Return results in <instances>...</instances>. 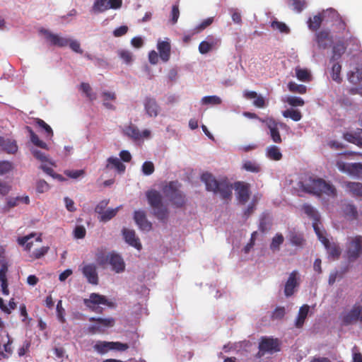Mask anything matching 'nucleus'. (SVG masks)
<instances>
[{
  "label": "nucleus",
  "mask_w": 362,
  "mask_h": 362,
  "mask_svg": "<svg viewBox=\"0 0 362 362\" xmlns=\"http://www.w3.org/2000/svg\"><path fill=\"white\" fill-rule=\"evenodd\" d=\"M154 170V165L151 161H145L142 165V172L146 175H151Z\"/></svg>",
  "instance_id": "nucleus-58"
},
{
  "label": "nucleus",
  "mask_w": 362,
  "mask_h": 362,
  "mask_svg": "<svg viewBox=\"0 0 362 362\" xmlns=\"http://www.w3.org/2000/svg\"><path fill=\"white\" fill-rule=\"evenodd\" d=\"M291 243L296 246H301L304 242V239L300 234L296 232H291L289 235Z\"/></svg>",
  "instance_id": "nucleus-52"
},
{
  "label": "nucleus",
  "mask_w": 362,
  "mask_h": 362,
  "mask_svg": "<svg viewBox=\"0 0 362 362\" xmlns=\"http://www.w3.org/2000/svg\"><path fill=\"white\" fill-rule=\"evenodd\" d=\"M83 303L86 307L95 313H102V309H99L96 305L103 304L109 307L113 306L112 302H109L105 296L98 293H93L90 295L89 298H85Z\"/></svg>",
  "instance_id": "nucleus-10"
},
{
  "label": "nucleus",
  "mask_w": 362,
  "mask_h": 362,
  "mask_svg": "<svg viewBox=\"0 0 362 362\" xmlns=\"http://www.w3.org/2000/svg\"><path fill=\"white\" fill-rule=\"evenodd\" d=\"M49 188V185L45 180H40L37 182L36 190L39 193H43L47 192Z\"/></svg>",
  "instance_id": "nucleus-62"
},
{
  "label": "nucleus",
  "mask_w": 362,
  "mask_h": 362,
  "mask_svg": "<svg viewBox=\"0 0 362 362\" xmlns=\"http://www.w3.org/2000/svg\"><path fill=\"white\" fill-rule=\"evenodd\" d=\"M298 273L297 271H293L287 279L284 286V294L286 297L291 296L295 291V288L299 285Z\"/></svg>",
  "instance_id": "nucleus-20"
},
{
  "label": "nucleus",
  "mask_w": 362,
  "mask_h": 362,
  "mask_svg": "<svg viewBox=\"0 0 362 362\" xmlns=\"http://www.w3.org/2000/svg\"><path fill=\"white\" fill-rule=\"evenodd\" d=\"M336 166L339 171L344 173H346L350 176L354 177H360L361 176V163H347L342 160L341 158H338L336 160Z\"/></svg>",
  "instance_id": "nucleus-9"
},
{
  "label": "nucleus",
  "mask_w": 362,
  "mask_h": 362,
  "mask_svg": "<svg viewBox=\"0 0 362 362\" xmlns=\"http://www.w3.org/2000/svg\"><path fill=\"white\" fill-rule=\"evenodd\" d=\"M243 168L246 171L251 173H259L261 170V168L259 165L250 160H246L243 163Z\"/></svg>",
  "instance_id": "nucleus-51"
},
{
  "label": "nucleus",
  "mask_w": 362,
  "mask_h": 362,
  "mask_svg": "<svg viewBox=\"0 0 362 362\" xmlns=\"http://www.w3.org/2000/svg\"><path fill=\"white\" fill-rule=\"evenodd\" d=\"M296 76L299 81L307 82L311 80V75L308 69L296 68Z\"/></svg>",
  "instance_id": "nucleus-43"
},
{
  "label": "nucleus",
  "mask_w": 362,
  "mask_h": 362,
  "mask_svg": "<svg viewBox=\"0 0 362 362\" xmlns=\"http://www.w3.org/2000/svg\"><path fill=\"white\" fill-rule=\"evenodd\" d=\"M348 79L353 84H357L362 81V70L356 68V71L348 74Z\"/></svg>",
  "instance_id": "nucleus-48"
},
{
  "label": "nucleus",
  "mask_w": 362,
  "mask_h": 362,
  "mask_svg": "<svg viewBox=\"0 0 362 362\" xmlns=\"http://www.w3.org/2000/svg\"><path fill=\"white\" fill-rule=\"evenodd\" d=\"M234 188L238 201L245 204L250 199V185L244 182H236Z\"/></svg>",
  "instance_id": "nucleus-14"
},
{
  "label": "nucleus",
  "mask_w": 362,
  "mask_h": 362,
  "mask_svg": "<svg viewBox=\"0 0 362 362\" xmlns=\"http://www.w3.org/2000/svg\"><path fill=\"white\" fill-rule=\"evenodd\" d=\"M282 115L286 118H291L295 122H298L302 118L301 112L298 110L288 109L282 112Z\"/></svg>",
  "instance_id": "nucleus-40"
},
{
  "label": "nucleus",
  "mask_w": 362,
  "mask_h": 362,
  "mask_svg": "<svg viewBox=\"0 0 362 362\" xmlns=\"http://www.w3.org/2000/svg\"><path fill=\"white\" fill-rule=\"evenodd\" d=\"M265 122L267 128L269 129V134L272 140L276 144L282 142V139L278 128V122L273 118H268L265 120H262Z\"/></svg>",
  "instance_id": "nucleus-19"
},
{
  "label": "nucleus",
  "mask_w": 362,
  "mask_h": 362,
  "mask_svg": "<svg viewBox=\"0 0 362 362\" xmlns=\"http://www.w3.org/2000/svg\"><path fill=\"white\" fill-rule=\"evenodd\" d=\"M284 102L291 107H301L305 104L304 100L301 98L296 96H288L284 100Z\"/></svg>",
  "instance_id": "nucleus-50"
},
{
  "label": "nucleus",
  "mask_w": 362,
  "mask_h": 362,
  "mask_svg": "<svg viewBox=\"0 0 362 362\" xmlns=\"http://www.w3.org/2000/svg\"><path fill=\"white\" fill-rule=\"evenodd\" d=\"M333 64L331 69L330 76L333 81L337 83H341L342 78L341 77V65L339 62H332Z\"/></svg>",
  "instance_id": "nucleus-33"
},
{
  "label": "nucleus",
  "mask_w": 362,
  "mask_h": 362,
  "mask_svg": "<svg viewBox=\"0 0 362 362\" xmlns=\"http://www.w3.org/2000/svg\"><path fill=\"white\" fill-rule=\"evenodd\" d=\"M35 123L39 127H40V128H42V129L45 130V134H46V136L47 138L51 139V138L53 137L54 133H53V131H52V128L44 120H42V119H41L40 118H36L35 119Z\"/></svg>",
  "instance_id": "nucleus-44"
},
{
  "label": "nucleus",
  "mask_w": 362,
  "mask_h": 362,
  "mask_svg": "<svg viewBox=\"0 0 362 362\" xmlns=\"http://www.w3.org/2000/svg\"><path fill=\"white\" fill-rule=\"evenodd\" d=\"M80 89L84 93L87 98L90 100H93L95 99V95L92 93V88L89 83H81L80 86Z\"/></svg>",
  "instance_id": "nucleus-53"
},
{
  "label": "nucleus",
  "mask_w": 362,
  "mask_h": 362,
  "mask_svg": "<svg viewBox=\"0 0 362 362\" xmlns=\"http://www.w3.org/2000/svg\"><path fill=\"white\" fill-rule=\"evenodd\" d=\"M122 5V0H95L92 10L95 13H102L110 8H119Z\"/></svg>",
  "instance_id": "nucleus-11"
},
{
  "label": "nucleus",
  "mask_w": 362,
  "mask_h": 362,
  "mask_svg": "<svg viewBox=\"0 0 362 362\" xmlns=\"http://www.w3.org/2000/svg\"><path fill=\"white\" fill-rule=\"evenodd\" d=\"M56 310H57V318H58L59 321L62 323H64L66 322L65 310L62 307V300H59L57 302Z\"/></svg>",
  "instance_id": "nucleus-56"
},
{
  "label": "nucleus",
  "mask_w": 362,
  "mask_h": 362,
  "mask_svg": "<svg viewBox=\"0 0 362 362\" xmlns=\"http://www.w3.org/2000/svg\"><path fill=\"white\" fill-rule=\"evenodd\" d=\"M180 185L177 181H172L163 187L165 197L177 208L182 207L186 202L185 194L180 190Z\"/></svg>",
  "instance_id": "nucleus-4"
},
{
  "label": "nucleus",
  "mask_w": 362,
  "mask_h": 362,
  "mask_svg": "<svg viewBox=\"0 0 362 362\" xmlns=\"http://www.w3.org/2000/svg\"><path fill=\"white\" fill-rule=\"evenodd\" d=\"M201 180L205 184L206 189L219 194L224 200H230L232 197V185L226 178L217 180L210 173H204L201 176Z\"/></svg>",
  "instance_id": "nucleus-1"
},
{
  "label": "nucleus",
  "mask_w": 362,
  "mask_h": 362,
  "mask_svg": "<svg viewBox=\"0 0 362 362\" xmlns=\"http://www.w3.org/2000/svg\"><path fill=\"white\" fill-rule=\"evenodd\" d=\"M98 264L103 267L107 263L112 266V269L116 273H120L124 271L125 264L122 257L118 254L110 253L106 256H103L97 259Z\"/></svg>",
  "instance_id": "nucleus-7"
},
{
  "label": "nucleus",
  "mask_w": 362,
  "mask_h": 362,
  "mask_svg": "<svg viewBox=\"0 0 362 362\" xmlns=\"http://www.w3.org/2000/svg\"><path fill=\"white\" fill-rule=\"evenodd\" d=\"M324 20L335 22L339 17L338 12L334 8H327L322 13Z\"/></svg>",
  "instance_id": "nucleus-45"
},
{
  "label": "nucleus",
  "mask_w": 362,
  "mask_h": 362,
  "mask_svg": "<svg viewBox=\"0 0 362 362\" xmlns=\"http://www.w3.org/2000/svg\"><path fill=\"white\" fill-rule=\"evenodd\" d=\"M315 41L319 49H325L332 44V38L328 31L321 30L315 34Z\"/></svg>",
  "instance_id": "nucleus-23"
},
{
  "label": "nucleus",
  "mask_w": 362,
  "mask_h": 362,
  "mask_svg": "<svg viewBox=\"0 0 362 362\" xmlns=\"http://www.w3.org/2000/svg\"><path fill=\"white\" fill-rule=\"evenodd\" d=\"M146 198L148 204L153 209L154 216L160 221H165L168 217V209L163 204L160 193L155 189L146 192Z\"/></svg>",
  "instance_id": "nucleus-3"
},
{
  "label": "nucleus",
  "mask_w": 362,
  "mask_h": 362,
  "mask_svg": "<svg viewBox=\"0 0 362 362\" xmlns=\"http://www.w3.org/2000/svg\"><path fill=\"white\" fill-rule=\"evenodd\" d=\"M144 107L146 113L150 117H156L158 115L160 108L155 98L147 96L144 100Z\"/></svg>",
  "instance_id": "nucleus-18"
},
{
  "label": "nucleus",
  "mask_w": 362,
  "mask_h": 362,
  "mask_svg": "<svg viewBox=\"0 0 362 362\" xmlns=\"http://www.w3.org/2000/svg\"><path fill=\"white\" fill-rule=\"evenodd\" d=\"M204 105H219L221 103V99L216 95L205 96L202 99Z\"/></svg>",
  "instance_id": "nucleus-55"
},
{
  "label": "nucleus",
  "mask_w": 362,
  "mask_h": 362,
  "mask_svg": "<svg viewBox=\"0 0 362 362\" xmlns=\"http://www.w3.org/2000/svg\"><path fill=\"white\" fill-rule=\"evenodd\" d=\"M271 27L273 30H278L281 33L288 34L290 32V29L286 23L277 20H274L271 23Z\"/></svg>",
  "instance_id": "nucleus-47"
},
{
  "label": "nucleus",
  "mask_w": 362,
  "mask_h": 362,
  "mask_svg": "<svg viewBox=\"0 0 362 362\" xmlns=\"http://www.w3.org/2000/svg\"><path fill=\"white\" fill-rule=\"evenodd\" d=\"M362 255V236L356 235L348 238L346 243L345 257L349 262H354Z\"/></svg>",
  "instance_id": "nucleus-5"
},
{
  "label": "nucleus",
  "mask_w": 362,
  "mask_h": 362,
  "mask_svg": "<svg viewBox=\"0 0 362 362\" xmlns=\"http://www.w3.org/2000/svg\"><path fill=\"white\" fill-rule=\"evenodd\" d=\"M272 222L269 217L263 216L261 217L259 224V230L262 233H265L271 228Z\"/></svg>",
  "instance_id": "nucleus-49"
},
{
  "label": "nucleus",
  "mask_w": 362,
  "mask_h": 362,
  "mask_svg": "<svg viewBox=\"0 0 362 362\" xmlns=\"http://www.w3.org/2000/svg\"><path fill=\"white\" fill-rule=\"evenodd\" d=\"M157 49L159 52V56L161 60L164 62H168L170 57L171 46L168 40L164 41H158L157 44Z\"/></svg>",
  "instance_id": "nucleus-25"
},
{
  "label": "nucleus",
  "mask_w": 362,
  "mask_h": 362,
  "mask_svg": "<svg viewBox=\"0 0 362 362\" xmlns=\"http://www.w3.org/2000/svg\"><path fill=\"white\" fill-rule=\"evenodd\" d=\"M13 168V165L9 161L0 162V175H4L10 172Z\"/></svg>",
  "instance_id": "nucleus-61"
},
{
  "label": "nucleus",
  "mask_w": 362,
  "mask_h": 362,
  "mask_svg": "<svg viewBox=\"0 0 362 362\" xmlns=\"http://www.w3.org/2000/svg\"><path fill=\"white\" fill-rule=\"evenodd\" d=\"M284 238L281 233H276L272 239L269 245L270 250L273 252H277L280 250V246L283 244Z\"/></svg>",
  "instance_id": "nucleus-35"
},
{
  "label": "nucleus",
  "mask_w": 362,
  "mask_h": 362,
  "mask_svg": "<svg viewBox=\"0 0 362 362\" xmlns=\"http://www.w3.org/2000/svg\"><path fill=\"white\" fill-rule=\"evenodd\" d=\"M221 40L220 38L213 35H208L206 39L202 41L199 45V52L202 54H206L210 51L218 48L221 45Z\"/></svg>",
  "instance_id": "nucleus-12"
},
{
  "label": "nucleus",
  "mask_w": 362,
  "mask_h": 362,
  "mask_svg": "<svg viewBox=\"0 0 362 362\" xmlns=\"http://www.w3.org/2000/svg\"><path fill=\"white\" fill-rule=\"evenodd\" d=\"M214 22V18L209 17L205 20H204L199 25H198L196 28L197 32L202 31L211 25Z\"/></svg>",
  "instance_id": "nucleus-63"
},
{
  "label": "nucleus",
  "mask_w": 362,
  "mask_h": 362,
  "mask_svg": "<svg viewBox=\"0 0 362 362\" xmlns=\"http://www.w3.org/2000/svg\"><path fill=\"white\" fill-rule=\"evenodd\" d=\"M118 55L126 64H129L132 61V54L128 50H119Z\"/></svg>",
  "instance_id": "nucleus-59"
},
{
  "label": "nucleus",
  "mask_w": 362,
  "mask_h": 362,
  "mask_svg": "<svg viewBox=\"0 0 362 362\" xmlns=\"http://www.w3.org/2000/svg\"><path fill=\"white\" fill-rule=\"evenodd\" d=\"M303 210L305 214L310 218H313V221H320V216L313 206L308 204H305L303 206Z\"/></svg>",
  "instance_id": "nucleus-41"
},
{
  "label": "nucleus",
  "mask_w": 362,
  "mask_h": 362,
  "mask_svg": "<svg viewBox=\"0 0 362 362\" xmlns=\"http://www.w3.org/2000/svg\"><path fill=\"white\" fill-rule=\"evenodd\" d=\"M300 187L303 192L317 196H321L325 194L327 196L334 197L337 194L335 187L322 178L310 177L308 180L300 182Z\"/></svg>",
  "instance_id": "nucleus-2"
},
{
  "label": "nucleus",
  "mask_w": 362,
  "mask_h": 362,
  "mask_svg": "<svg viewBox=\"0 0 362 362\" xmlns=\"http://www.w3.org/2000/svg\"><path fill=\"white\" fill-rule=\"evenodd\" d=\"M309 306L308 305H303L299 309L297 319L296 320V327L300 328L303 326L305 320L308 316L309 312Z\"/></svg>",
  "instance_id": "nucleus-29"
},
{
  "label": "nucleus",
  "mask_w": 362,
  "mask_h": 362,
  "mask_svg": "<svg viewBox=\"0 0 362 362\" xmlns=\"http://www.w3.org/2000/svg\"><path fill=\"white\" fill-rule=\"evenodd\" d=\"M286 315V309L283 306L276 307L271 315L272 320H281Z\"/></svg>",
  "instance_id": "nucleus-54"
},
{
  "label": "nucleus",
  "mask_w": 362,
  "mask_h": 362,
  "mask_svg": "<svg viewBox=\"0 0 362 362\" xmlns=\"http://www.w3.org/2000/svg\"><path fill=\"white\" fill-rule=\"evenodd\" d=\"M74 237L78 239H82L86 236V230L82 226H78L74 230Z\"/></svg>",
  "instance_id": "nucleus-64"
},
{
  "label": "nucleus",
  "mask_w": 362,
  "mask_h": 362,
  "mask_svg": "<svg viewBox=\"0 0 362 362\" xmlns=\"http://www.w3.org/2000/svg\"><path fill=\"white\" fill-rule=\"evenodd\" d=\"M26 129L30 134V141L35 146L43 149H48L47 144L43 141L40 140L38 136L33 131L30 127L27 126Z\"/></svg>",
  "instance_id": "nucleus-34"
},
{
  "label": "nucleus",
  "mask_w": 362,
  "mask_h": 362,
  "mask_svg": "<svg viewBox=\"0 0 362 362\" xmlns=\"http://www.w3.org/2000/svg\"><path fill=\"white\" fill-rule=\"evenodd\" d=\"M31 152L33 156L36 159L40 160L42 163V164L48 163L51 166L55 165L54 163L52 160H51L45 153L37 149H33Z\"/></svg>",
  "instance_id": "nucleus-36"
},
{
  "label": "nucleus",
  "mask_w": 362,
  "mask_h": 362,
  "mask_svg": "<svg viewBox=\"0 0 362 362\" xmlns=\"http://www.w3.org/2000/svg\"><path fill=\"white\" fill-rule=\"evenodd\" d=\"M0 147L8 153H15L18 151V146L15 141L6 140L0 136Z\"/></svg>",
  "instance_id": "nucleus-28"
},
{
  "label": "nucleus",
  "mask_w": 362,
  "mask_h": 362,
  "mask_svg": "<svg viewBox=\"0 0 362 362\" xmlns=\"http://www.w3.org/2000/svg\"><path fill=\"white\" fill-rule=\"evenodd\" d=\"M110 169H115L118 173L121 174L124 173L126 166L118 158L110 157L107 159V164L104 168V170Z\"/></svg>",
  "instance_id": "nucleus-26"
},
{
  "label": "nucleus",
  "mask_w": 362,
  "mask_h": 362,
  "mask_svg": "<svg viewBox=\"0 0 362 362\" xmlns=\"http://www.w3.org/2000/svg\"><path fill=\"white\" fill-rule=\"evenodd\" d=\"M259 351L264 354L266 352L279 351V343L277 339L262 337L259 345Z\"/></svg>",
  "instance_id": "nucleus-16"
},
{
  "label": "nucleus",
  "mask_w": 362,
  "mask_h": 362,
  "mask_svg": "<svg viewBox=\"0 0 362 362\" xmlns=\"http://www.w3.org/2000/svg\"><path fill=\"white\" fill-rule=\"evenodd\" d=\"M124 134L132 139L134 141H139L143 138H148L151 135V132L148 129H144L141 132L139 129L133 124H129L123 129Z\"/></svg>",
  "instance_id": "nucleus-15"
},
{
  "label": "nucleus",
  "mask_w": 362,
  "mask_h": 362,
  "mask_svg": "<svg viewBox=\"0 0 362 362\" xmlns=\"http://www.w3.org/2000/svg\"><path fill=\"white\" fill-rule=\"evenodd\" d=\"M122 235L124 240L131 246L135 247L138 250H141L142 248L141 243L139 238L136 235V233L134 230L124 228L122 229Z\"/></svg>",
  "instance_id": "nucleus-21"
},
{
  "label": "nucleus",
  "mask_w": 362,
  "mask_h": 362,
  "mask_svg": "<svg viewBox=\"0 0 362 362\" xmlns=\"http://www.w3.org/2000/svg\"><path fill=\"white\" fill-rule=\"evenodd\" d=\"M344 138L346 141L356 144L358 146H362V139L358 136L352 133H346L344 134Z\"/></svg>",
  "instance_id": "nucleus-57"
},
{
  "label": "nucleus",
  "mask_w": 362,
  "mask_h": 362,
  "mask_svg": "<svg viewBox=\"0 0 362 362\" xmlns=\"http://www.w3.org/2000/svg\"><path fill=\"white\" fill-rule=\"evenodd\" d=\"M346 189L355 197H362V183L354 182H346Z\"/></svg>",
  "instance_id": "nucleus-32"
},
{
  "label": "nucleus",
  "mask_w": 362,
  "mask_h": 362,
  "mask_svg": "<svg viewBox=\"0 0 362 362\" xmlns=\"http://www.w3.org/2000/svg\"><path fill=\"white\" fill-rule=\"evenodd\" d=\"M324 20L323 14H318L313 16V18H310L308 21V26L312 30H317L321 25L322 21Z\"/></svg>",
  "instance_id": "nucleus-38"
},
{
  "label": "nucleus",
  "mask_w": 362,
  "mask_h": 362,
  "mask_svg": "<svg viewBox=\"0 0 362 362\" xmlns=\"http://www.w3.org/2000/svg\"><path fill=\"white\" fill-rule=\"evenodd\" d=\"M81 272L89 284L93 285L98 284V275L96 267L94 264H85L82 267Z\"/></svg>",
  "instance_id": "nucleus-17"
},
{
  "label": "nucleus",
  "mask_w": 362,
  "mask_h": 362,
  "mask_svg": "<svg viewBox=\"0 0 362 362\" xmlns=\"http://www.w3.org/2000/svg\"><path fill=\"white\" fill-rule=\"evenodd\" d=\"M343 214L349 220H355L358 218V211L356 206L351 203H344L341 207Z\"/></svg>",
  "instance_id": "nucleus-27"
},
{
  "label": "nucleus",
  "mask_w": 362,
  "mask_h": 362,
  "mask_svg": "<svg viewBox=\"0 0 362 362\" xmlns=\"http://www.w3.org/2000/svg\"><path fill=\"white\" fill-rule=\"evenodd\" d=\"M35 235V233H30V235L23 237H20L18 238L17 242L20 245L24 246L25 250L30 251L31 247L33 246V242L30 240L31 238H34Z\"/></svg>",
  "instance_id": "nucleus-37"
},
{
  "label": "nucleus",
  "mask_w": 362,
  "mask_h": 362,
  "mask_svg": "<svg viewBox=\"0 0 362 362\" xmlns=\"http://www.w3.org/2000/svg\"><path fill=\"white\" fill-rule=\"evenodd\" d=\"M288 88L292 93H298L300 94H304L307 91V88L305 85L298 84L293 81L288 83Z\"/></svg>",
  "instance_id": "nucleus-46"
},
{
  "label": "nucleus",
  "mask_w": 362,
  "mask_h": 362,
  "mask_svg": "<svg viewBox=\"0 0 362 362\" xmlns=\"http://www.w3.org/2000/svg\"><path fill=\"white\" fill-rule=\"evenodd\" d=\"M134 219L141 230L149 231L152 228V223L146 218V215L144 211H135Z\"/></svg>",
  "instance_id": "nucleus-22"
},
{
  "label": "nucleus",
  "mask_w": 362,
  "mask_h": 362,
  "mask_svg": "<svg viewBox=\"0 0 362 362\" xmlns=\"http://www.w3.org/2000/svg\"><path fill=\"white\" fill-rule=\"evenodd\" d=\"M322 244L327 251L329 258H331L332 260L339 258L341 250L338 244L335 243H331L327 238L322 240Z\"/></svg>",
  "instance_id": "nucleus-24"
},
{
  "label": "nucleus",
  "mask_w": 362,
  "mask_h": 362,
  "mask_svg": "<svg viewBox=\"0 0 362 362\" xmlns=\"http://www.w3.org/2000/svg\"><path fill=\"white\" fill-rule=\"evenodd\" d=\"M112 343L109 341H98L94 346L93 349L95 351L100 354L107 353L109 350H111Z\"/></svg>",
  "instance_id": "nucleus-39"
},
{
  "label": "nucleus",
  "mask_w": 362,
  "mask_h": 362,
  "mask_svg": "<svg viewBox=\"0 0 362 362\" xmlns=\"http://www.w3.org/2000/svg\"><path fill=\"white\" fill-rule=\"evenodd\" d=\"M346 47L344 45V42H337L332 48V56L330 59V62H334L341 58V57L346 52Z\"/></svg>",
  "instance_id": "nucleus-30"
},
{
  "label": "nucleus",
  "mask_w": 362,
  "mask_h": 362,
  "mask_svg": "<svg viewBox=\"0 0 362 362\" xmlns=\"http://www.w3.org/2000/svg\"><path fill=\"white\" fill-rule=\"evenodd\" d=\"M41 33L45 35V39L51 45L59 47L68 46L69 38L62 37L59 34L53 33L48 30H42Z\"/></svg>",
  "instance_id": "nucleus-13"
},
{
  "label": "nucleus",
  "mask_w": 362,
  "mask_h": 362,
  "mask_svg": "<svg viewBox=\"0 0 362 362\" xmlns=\"http://www.w3.org/2000/svg\"><path fill=\"white\" fill-rule=\"evenodd\" d=\"M119 210V207L115 209H107L105 210L104 212L100 215L99 220L102 222H107L111 220L113 217L116 216Z\"/></svg>",
  "instance_id": "nucleus-42"
},
{
  "label": "nucleus",
  "mask_w": 362,
  "mask_h": 362,
  "mask_svg": "<svg viewBox=\"0 0 362 362\" xmlns=\"http://www.w3.org/2000/svg\"><path fill=\"white\" fill-rule=\"evenodd\" d=\"M90 322H94L89 326L88 332L93 334L97 333H104L107 328L112 327L115 324V320L113 317H90Z\"/></svg>",
  "instance_id": "nucleus-8"
},
{
  "label": "nucleus",
  "mask_w": 362,
  "mask_h": 362,
  "mask_svg": "<svg viewBox=\"0 0 362 362\" xmlns=\"http://www.w3.org/2000/svg\"><path fill=\"white\" fill-rule=\"evenodd\" d=\"M339 320L341 325L344 326L356 324L358 321H360L362 325L361 303H356L350 310L343 311L339 315Z\"/></svg>",
  "instance_id": "nucleus-6"
},
{
  "label": "nucleus",
  "mask_w": 362,
  "mask_h": 362,
  "mask_svg": "<svg viewBox=\"0 0 362 362\" xmlns=\"http://www.w3.org/2000/svg\"><path fill=\"white\" fill-rule=\"evenodd\" d=\"M266 155L267 158L273 160H280L282 158V153L278 146L272 145L267 148Z\"/></svg>",
  "instance_id": "nucleus-31"
},
{
  "label": "nucleus",
  "mask_w": 362,
  "mask_h": 362,
  "mask_svg": "<svg viewBox=\"0 0 362 362\" xmlns=\"http://www.w3.org/2000/svg\"><path fill=\"white\" fill-rule=\"evenodd\" d=\"M49 250V247L48 246L42 247L39 249L35 250L33 252L31 257L35 259H40L42 257L45 256L48 252Z\"/></svg>",
  "instance_id": "nucleus-60"
}]
</instances>
